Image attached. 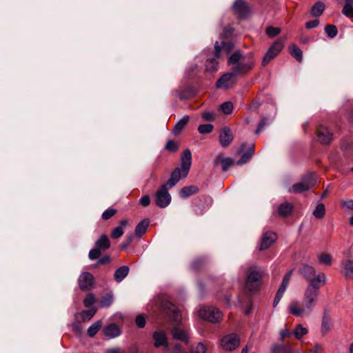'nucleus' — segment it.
Wrapping results in <instances>:
<instances>
[{"label":"nucleus","instance_id":"f257e3e1","mask_svg":"<svg viewBox=\"0 0 353 353\" xmlns=\"http://www.w3.org/2000/svg\"><path fill=\"white\" fill-rule=\"evenodd\" d=\"M325 282V274H320L316 279L312 281L304 290L302 301L293 300L289 303L288 313L296 317L310 316L317 305L320 289Z\"/></svg>","mask_w":353,"mask_h":353},{"label":"nucleus","instance_id":"f03ea898","mask_svg":"<svg viewBox=\"0 0 353 353\" xmlns=\"http://www.w3.org/2000/svg\"><path fill=\"white\" fill-rule=\"evenodd\" d=\"M228 65L231 67V72L236 76H241L250 71L254 65L252 61H246L245 57L238 50L229 57Z\"/></svg>","mask_w":353,"mask_h":353},{"label":"nucleus","instance_id":"7ed1b4c3","mask_svg":"<svg viewBox=\"0 0 353 353\" xmlns=\"http://www.w3.org/2000/svg\"><path fill=\"white\" fill-rule=\"evenodd\" d=\"M215 58L209 59L206 61V70L210 72L217 70L218 63L216 59H220L230 53L233 49V44L231 42L222 41L221 45L216 41L214 45Z\"/></svg>","mask_w":353,"mask_h":353},{"label":"nucleus","instance_id":"20e7f679","mask_svg":"<svg viewBox=\"0 0 353 353\" xmlns=\"http://www.w3.org/2000/svg\"><path fill=\"white\" fill-rule=\"evenodd\" d=\"M264 271L261 268L254 267L250 268L247 272V279L245 281V290L252 292L259 290L261 285V279Z\"/></svg>","mask_w":353,"mask_h":353},{"label":"nucleus","instance_id":"39448f33","mask_svg":"<svg viewBox=\"0 0 353 353\" xmlns=\"http://www.w3.org/2000/svg\"><path fill=\"white\" fill-rule=\"evenodd\" d=\"M316 183V177L314 174H309L305 176L301 182L294 184L290 189L289 192L298 194L307 191L314 187Z\"/></svg>","mask_w":353,"mask_h":353},{"label":"nucleus","instance_id":"423d86ee","mask_svg":"<svg viewBox=\"0 0 353 353\" xmlns=\"http://www.w3.org/2000/svg\"><path fill=\"white\" fill-rule=\"evenodd\" d=\"M200 318L211 323L219 321L222 317V312L216 307L204 306L199 311Z\"/></svg>","mask_w":353,"mask_h":353},{"label":"nucleus","instance_id":"0eeeda50","mask_svg":"<svg viewBox=\"0 0 353 353\" xmlns=\"http://www.w3.org/2000/svg\"><path fill=\"white\" fill-rule=\"evenodd\" d=\"M284 38H280L273 43L263 59V65H266L280 53L284 46Z\"/></svg>","mask_w":353,"mask_h":353},{"label":"nucleus","instance_id":"6e6552de","mask_svg":"<svg viewBox=\"0 0 353 353\" xmlns=\"http://www.w3.org/2000/svg\"><path fill=\"white\" fill-rule=\"evenodd\" d=\"M170 188L167 187V185H162L159 189L155 193V203L161 208H166L171 202V195L168 192Z\"/></svg>","mask_w":353,"mask_h":353},{"label":"nucleus","instance_id":"1a4fd4ad","mask_svg":"<svg viewBox=\"0 0 353 353\" xmlns=\"http://www.w3.org/2000/svg\"><path fill=\"white\" fill-rule=\"evenodd\" d=\"M237 153L241 154L239 160L236 161V165H242L250 161L254 154V146L253 143L243 144L239 148Z\"/></svg>","mask_w":353,"mask_h":353},{"label":"nucleus","instance_id":"9d476101","mask_svg":"<svg viewBox=\"0 0 353 353\" xmlns=\"http://www.w3.org/2000/svg\"><path fill=\"white\" fill-rule=\"evenodd\" d=\"M240 344V339L236 334L232 333L224 336L221 345L223 349L227 351H232L237 348Z\"/></svg>","mask_w":353,"mask_h":353},{"label":"nucleus","instance_id":"9b49d317","mask_svg":"<svg viewBox=\"0 0 353 353\" xmlns=\"http://www.w3.org/2000/svg\"><path fill=\"white\" fill-rule=\"evenodd\" d=\"M236 82V76L232 72L224 74L216 82L218 88H232Z\"/></svg>","mask_w":353,"mask_h":353},{"label":"nucleus","instance_id":"f8f14e48","mask_svg":"<svg viewBox=\"0 0 353 353\" xmlns=\"http://www.w3.org/2000/svg\"><path fill=\"white\" fill-rule=\"evenodd\" d=\"M316 136L319 141L321 144L327 145L330 143L332 139V134L328 129L323 125H319L316 130Z\"/></svg>","mask_w":353,"mask_h":353},{"label":"nucleus","instance_id":"ddd939ff","mask_svg":"<svg viewBox=\"0 0 353 353\" xmlns=\"http://www.w3.org/2000/svg\"><path fill=\"white\" fill-rule=\"evenodd\" d=\"M192 164V153L188 149L184 150L181 155V169L182 170L183 175L187 176L190 166Z\"/></svg>","mask_w":353,"mask_h":353},{"label":"nucleus","instance_id":"4468645a","mask_svg":"<svg viewBox=\"0 0 353 353\" xmlns=\"http://www.w3.org/2000/svg\"><path fill=\"white\" fill-rule=\"evenodd\" d=\"M163 307L165 314L168 315L172 321L174 322L180 321L181 314L174 305L167 302L164 303Z\"/></svg>","mask_w":353,"mask_h":353},{"label":"nucleus","instance_id":"2eb2a0df","mask_svg":"<svg viewBox=\"0 0 353 353\" xmlns=\"http://www.w3.org/2000/svg\"><path fill=\"white\" fill-rule=\"evenodd\" d=\"M236 162L233 159L225 157L223 154H219L214 159L216 165H221L222 170L226 172L231 166L236 165Z\"/></svg>","mask_w":353,"mask_h":353},{"label":"nucleus","instance_id":"dca6fc26","mask_svg":"<svg viewBox=\"0 0 353 353\" xmlns=\"http://www.w3.org/2000/svg\"><path fill=\"white\" fill-rule=\"evenodd\" d=\"M93 276L89 272L81 274L79 278V285L81 290H87L92 287L93 284Z\"/></svg>","mask_w":353,"mask_h":353},{"label":"nucleus","instance_id":"f3484780","mask_svg":"<svg viewBox=\"0 0 353 353\" xmlns=\"http://www.w3.org/2000/svg\"><path fill=\"white\" fill-rule=\"evenodd\" d=\"M301 273L303 276V277L308 281V284L311 283L312 281L316 279L320 274L323 273H319L316 276L315 269L310 265H304L301 269Z\"/></svg>","mask_w":353,"mask_h":353},{"label":"nucleus","instance_id":"a211bd4d","mask_svg":"<svg viewBox=\"0 0 353 353\" xmlns=\"http://www.w3.org/2000/svg\"><path fill=\"white\" fill-rule=\"evenodd\" d=\"M276 239V235L275 233L271 232H265L261 239L260 250L268 249L275 241Z\"/></svg>","mask_w":353,"mask_h":353},{"label":"nucleus","instance_id":"6ab92c4d","mask_svg":"<svg viewBox=\"0 0 353 353\" xmlns=\"http://www.w3.org/2000/svg\"><path fill=\"white\" fill-rule=\"evenodd\" d=\"M186 176L183 175L182 170L179 168H175V170L171 173L170 178L168 179L166 183L167 187L169 188H173L179 181Z\"/></svg>","mask_w":353,"mask_h":353},{"label":"nucleus","instance_id":"aec40b11","mask_svg":"<svg viewBox=\"0 0 353 353\" xmlns=\"http://www.w3.org/2000/svg\"><path fill=\"white\" fill-rule=\"evenodd\" d=\"M233 8L235 12L241 17H245L250 10L248 5L243 0H236Z\"/></svg>","mask_w":353,"mask_h":353},{"label":"nucleus","instance_id":"412c9836","mask_svg":"<svg viewBox=\"0 0 353 353\" xmlns=\"http://www.w3.org/2000/svg\"><path fill=\"white\" fill-rule=\"evenodd\" d=\"M233 140V135L230 128H224L220 133L219 141L221 145L225 148L228 146Z\"/></svg>","mask_w":353,"mask_h":353},{"label":"nucleus","instance_id":"4be33fe9","mask_svg":"<svg viewBox=\"0 0 353 353\" xmlns=\"http://www.w3.org/2000/svg\"><path fill=\"white\" fill-rule=\"evenodd\" d=\"M153 338L154 339V347L164 346L166 348L168 347V342L164 332H154Z\"/></svg>","mask_w":353,"mask_h":353},{"label":"nucleus","instance_id":"5701e85b","mask_svg":"<svg viewBox=\"0 0 353 353\" xmlns=\"http://www.w3.org/2000/svg\"><path fill=\"white\" fill-rule=\"evenodd\" d=\"M271 353H299L298 350H294L291 345L274 344L271 347Z\"/></svg>","mask_w":353,"mask_h":353},{"label":"nucleus","instance_id":"b1692460","mask_svg":"<svg viewBox=\"0 0 353 353\" xmlns=\"http://www.w3.org/2000/svg\"><path fill=\"white\" fill-rule=\"evenodd\" d=\"M95 246L102 252L108 250L110 247V241L106 234H101L95 242Z\"/></svg>","mask_w":353,"mask_h":353},{"label":"nucleus","instance_id":"393cba45","mask_svg":"<svg viewBox=\"0 0 353 353\" xmlns=\"http://www.w3.org/2000/svg\"><path fill=\"white\" fill-rule=\"evenodd\" d=\"M172 334L174 339L182 341L186 343L188 342V332L180 327H174L172 330Z\"/></svg>","mask_w":353,"mask_h":353},{"label":"nucleus","instance_id":"a878e982","mask_svg":"<svg viewBox=\"0 0 353 353\" xmlns=\"http://www.w3.org/2000/svg\"><path fill=\"white\" fill-rule=\"evenodd\" d=\"M103 332L105 335L109 336L110 338H115L119 336L121 334L119 327L114 323L107 325L104 328Z\"/></svg>","mask_w":353,"mask_h":353},{"label":"nucleus","instance_id":"bb28decb","mask_svg":"<svg viewBox=\"0 0 353 353\" xmlns=\"http://www.w3.org/2000/svg\"><path fill=\"white\" fill-rule=\"evenodd\" d=\"M129 268L128 266L123 265L116 270L114 274V280L120 283L121 281H123L128 274L129 273Z\"/></svg>","mask_w":353,"mask_h":353},{"label":"nucleus","instance_id":"cd10ccee","mask_svg":"<svg viewBox=\"0 0 353 353\" xmlns=\"http://www.w3.org/2000/svg\"><path fill=\"white\" fill-rule=\"evenodd\" d=\"M199 189L196 185H190L183 187L179 192L180 196L186 199L192 194H196Z\"/></svg>","mask_w":353,"mask_h":353},{"label":"nucleus","instance_id":"c85d7f7f","mask_svg":"<svg viewBox=\"0 0 353 353\" xmlns=\"http://www.w3.org/2000/svg\"><path fill=\"white\" fill-rule=\"evenodd\" d=\"M190 117L188 115L184 116L181 120H179L176 125L174 126L172 132L174 134H179L183 130L185 126L188 124Z\"/></svg>","mask_w":353,"mask_h":353},{"label":"nucleus","instance_id":"c756f323","mask_svg":"<svg viewBox=\"0 0 353 353\" xmlns=\"http://www.w3.org/2000/svg\"><path fill=\"white\" fill-rule=\"evenodd\" d=\"M149 225V221L144 219L139 222L135 228V234L141 238L147 231Z\"/></svg>","mask_w":353,"mask_h":353},{"label":"nucleus","instance_id":"7c9ffc66","mask_svg":"<svg viewBox=\"0 0 353 353\" xmlns=\"http://www.w3.org/2000/svg\"><path fill=\"white\" fill-rule=\"evenodd\" d=\"M341 272L346 277L353 279V261H345L343 264Z\"/></svg>","mask_w":353,"mask_h":353},{"label":"nucleus","instance_id":"2f4dec72","mask_svg":"<svg viewBox=\"0 0 353 353\" xmlns=\"http://www.w3.org/2000/svg\"><path fill=\"white\" fill-rule=\"evenodd\" d=\"M289 52L290 54L296 59L299 62H301L303 59V52L296 45L292 44L289 46Z\"/></svg>","mask_w":353,"mask_h":353},{"label":"nucleus","instance_id":"473e14b6","mask_svg":"<svg viewBox=\"0 0 353 353\" xmlns=\"http://www.w3.org/2000/svg\"><path fill=\"white\" fill-rule=\"evenodd\" d=\"M325 4L323 2H316L312 8L311 14L315 17L321 16L325 10Z\"/></svg>","mask_w":353,"mask_h":353},{"label":"nucleus","instance_id":"72a5a7b5","mask_svg":"<svg viewBox=\"0 0 353 353\" xmlns=\"http://www.w3.org/2000/svg\"><path fill=\"white\" fill-rule=\"evenodd\" d=\"M293 210V205L290 203H281L279 207V214L283 216H288Z\"/></svg>","mask_w":353,"mask_h":353},{"label":"nucleus","instance_id":"f704fd0d","mask_svg":"<svg viewBox=\"0 0 353 353\" xmlns=\"http://www.w3.org/2000/svg\"><path fill=\"white\" fill-rule=\"evenodd\" d=\"M345 3L342 13L347 17H353V0H345Z\"/></svg>","mask_w":353,"mask_h":353},{"label":"nucleus","instance_id":"c9c22d12","mask_svg":"<svg viewBox=\"0 0 353 353\" xmlns=\"http://www.w3.org/2000/svg\"><path fill=\"white\" fill-rule=\"evenodd\" d=\"M307 332L308 330L306 327H304L301 324H299L296 326L293 334L296 339L300 340L303 336L306 335Z\"/></svg>","mask_w":353,"mask_h":353},{"label":"nucleus","instance_id":"e433bc0d","mask_svg":"<svg viewBox=\"0 0 353 353\" xmlns=\"http://www.w3.org/2000/svg\"><path fill=\"white\" fill-rule=\"evenodd\" d=\"M101 325H102V323L101 321H98L95 322L94 323H93L88 327V334L90 336L93 337L98 332V331L101 328Z\"/></svg>","mask_w":353,"mask_h":353},{"label":"nucleus","instance_id":"4c0bfd02","mask_svg":"<svg viewBox=\"0 0 353 353\" xmlns=\"http://www.w3.org/2000/svg\"><path fill=\"white\" fill-rule=\"evenodd\" d=\"M318 260L319 263L326 265L332 264V256L327 253H321L318 255Z\"/></svg>","mask_w":353,"mask_h":353},{"label":"nucleus","instance_id":"58836bf2","mask_svg":"<svg viewBox=\"0 0 353 353\" xmlns=\"http://www.w3.org/2000/svg\"><path fill=\"white\" fill-rule=\"evenodd\" d=\"M325 213V208L323 203L316 205L315 210L313 211V215L317 219H322L324 217Z\"/></svg>","mask_w":353,"mask_h":353},{"label":"nucleus","instance_id":"ea45409f","mask_svg":"<svg viewBox=\"0 0 353 353\" xmlns=\"http://www.w3.org/2000/svg\"><path fill=\"white\" fill-rule=\"evenodd\" d=\"M234 109L233 103L231 101H226L220 105V110L225 114H230Z\"/></svg>","mask_w":353,"mask_h":353},{"label":"nucleus","instance_id":"a19ab883","mask_svg":"<svg viewBox=\"0 0 353 353\" xmlns=\"http://www.w3.org/2000/svg\"><path fill=\"white\" fill-rule=\"evenodd\" d=\"M96 309H90L88 310H83L81 313V316L83 321H88L95 314Z\"/></svg>","mask_w":353,"mask_h":353},{"label":"nucleus","instance_id":"79ce46f5","mask_svg":"<svg viewBox=\"0 0 353 353\" xmlns=\"http://www.w3.org/2000/svg\"><path fill=\"white\" fill-rule=\"evenodd\" d=\"M325 31L330 38L335 37L338 33L337 28L334 25H327Z\"/></svg>","mask_w":353,"mask_h":353},{"label":"nucleus","instance_id":"37998d69","mask_svg":"<svg viewBox=\"0 0 353 353\" xmlns=\"http://www.w3.org/2000/svg\"><path fill=\"white\" fill-rule=\"evenodd\" d=\"M112 295L108 294L101 299L100 301V306L101 307H109L112 304Z\"/></svg>","mask_w":353,"mask_h":353},{"label":"nucleus","instance_id":"c03bdc74","mask_svg":"<svg viewBox=\"0 0 353 353\" xmlns=\"http://www.w3.org/2000/svg\"><path fill=\"white\" fill-rule=\"evenodd\" d=\"M281 30L279 28H274L272 26H268L266 28L265 32L270 37H274L277 36L279 34H280Z\"/></svg>","mask_w":353,"mask_h":353},{"label":"nucleus","instance_id":"a18cd8bd","mask_svg":"<svg viewBox=\"0 0 353 353\" xmlns=\"http://www.w3.org/2000/svg\"><path fill=\"white\" fill-rule=\"evenodd\" d=\"M213 128L212 124H202L199 126L198 131L201 134H207L211 132Z\"/></svg>","mask_w":353,"mask_h":353},{"label":"nucleus","instance_id":"49530a36","mask_svg":"<svg viewBox=\"0 0 353 353\" xmlns=\"http://www.w3.org/2000/svg\"><path fill=\"white\" fill-rule=\"evenodd\" d=\"M332 325L329 319L323 317L321 324V330L323 334L328 332L331 330Z\"/></svg>","mask_w":353,"mask_h":353},{"label":"nucleus","instance_id":"de8ad7c7","mask_svg":"<svg viewBox=\"0 0 353 353\" xmlns=\"http://www.w3.org/2000/svg\"><path fill=\"white\" fill-rule=\"evenodd\" d=\"M123 234V229L121 226H117L112 229L111 236L113 239H118Z\"/></svg>","mask_w":353,"mask_h":353},{"label":"nucleus","instance_id":"09e8293b","mask_svg":"<svg viewBox=\"0 0 353 353\" xmlns=\"http://www.w3.org/2000/svg\"><path fill=\"white\" fill-rule=\"evenodd\" d=\"M117 213V210L114 208H108L102 214V219L103 220H108L111 217H112Z\"/></svg>","mask_w":353,"mask_h":353},{"label":"nucleus","instance_id":"8fccbe9b","mask_svg":"<svg viewBox=\"0 0 353 353\" xmlns=\"http://www.w3.org/2000/svg\"><path fill=\"white\" fill-rule=\"evenodd\" d=\"M101 252H102L101 250H100L98 248H97L95 246L94 248L92 249L89 252L88 256H89L90 259L95 260L100 256Z\"/></svg>","mask_w":353,"mask_h":353},{"label":"nucleus","instance_id":"3c124183","mask_svg":"<svg viewBox=\"0 0 353 353\" xmlns=\"http://www.w3.org/2000/svg\"><path fill=\"white\" fill-rule=\"evenodd\" d=\"M95 301L94 296L92 294H88L83 300L84 306L90 307Z\"/></svg>","mask_w":353,"mask_h":353},{"label":"nucleus","instance_id":"603ef678","mask_svg":"<svg viewBox=\"0 0 353 353\" xmlns=\"http://www.w3.org/2000/svg\"><path fill=\"white\" fill-rule=\"evenodd\" d=\"M178 144L176 142L172 141V140H169L167 143H166V145H165V148L166 150L170 151V152H175L178 150Z\"/></svg>","mask_w":353,"mask_h":353},{"label":"nucleus","instance_id":"864d4df0","mask_svg":"<svg viewBox=\"0 0 353 353\" xmlns=\"http://www.w3.org/2000/svg\"><path fill=\"white\" fill-rule=\"evenodd\" d=\"M206 348L203 343H198L192 351V353H205Z\"/></svg>","mask_w":353,"mask_h":353},{"label":"nucleus","instance_id":"5fc2aeb1","mask_svg":"<svg viewBox=\"0 0 353 353\" xmlns=\"http://www.w3.org/2000/svg\"><path fill=\"white\" fill-rule=\"evenodd\" d=\"M135 323L139 327L142 328L145 325V318L142 315H139L136 318Z\"/></svg>","mask_w":353,"mask_h":353},{"label":"nucleus","instance_id":"6e6d98bb","mask_svg":"<svg viewBox=\"0 0 353 353\" xmlns=\"http://www.w3.org/2000/svg\"><path fill=\"white\" fill-rule=\"evenodd\" d=\"M202 118L205 121H213L215 119L214 112H205L202 114Z\"/></svg>","mask_w":353,"mask_h":353},{"label":"nucleus","instance_id":"4d7b16f0","mask_svg":"<svg viewBox=\"0 0 353 353\" xmlns=\"http://www.w3.org/2000/svg\"><path fill=\"white\" fill-rule=\"evenodd\" d=\"M292 335L291 332L288 329L285 328L280 331L281 340L283 341L285 338H288Z\"/></svg>","mask_w":353,"mask_h":353},{"label":"nucleus","instance_id":"13d9d810","mask_svg":"<svg viewBox=\"0 0 353 353\" xmlns=\"http://www.w3.org/2000/svg\"><path fill=\"white\" fill-rule=\"evenodd\" d=\"M140 203L143 207H147L150 204V198L148 195L143 196L140 199Z\"/></svg>","mask_w":353,"mask_h":353},{"label":"nucleus","instance_id":"bf43d9fd","mask_svg":"<svg viewBox=\"0 0 353 353\" xmlns=\"http://www.w3.org/2000/svg\"><path fill=\"white\" fill-rule=\"evenodd\" d=\"M341 204L345 209L353 210V200L343 201Z\"/></svg>","mask_w":353,"mask_h":353},{"label":"nucleus","instance_id":"052dcab7","mask_svg":"<svg viewBox=\"0 0 353 353\" xmlns=\"http://www.w3.org/2000/svg\"><path fill=\"white\" fill-rule=\"evenodd\" d=\"M110 257L108 255H105L98 261L97 265H106L110 263Z\"/></svg>","mask_w":353,"mask_h":353},{"label":"nucleus","instance_id":"680f3d73","mask_svg":"<svg viewBox=\"0 0 353 353\" xmlns=\"http://www.w3.org/2000/svg\"><path fill=\"white\" fill-rule=\"evenodd\" d=\"M319 21L316 19V20H313V21L307 22L305 23V27L307 29H311V28L317 27L319 26Z\"/></svg>","mask_w":353,"mask_h":353},{"label":"nucleus","instance_id":"e2e57ef3","mask_svg":"<svg viewBox=\"0 0 353 353\" xmlns=\"http://www.w3.org/2000/svg\"><path fill=\"white\" fill-rule=\"evenodd\" d=\"M267 124V121H266V119H263L260 123L259 124V126L257 128V129L256 130V132L255 133L256 134H259V133L261 132V131L263 130V128H264L265 125H266Z\"/></svg>","mask_w":353,"mask_h":353},{"label":"nucleus","instance_id":"0e129e2a","mask_svg":"<svg viewBox=\"0 0 353 353\" xmlns=\"http://www.w3.org/2000/svg\"><path fill=\"white\" fill-rule=\"evenodd\" d=\"M283 294H284L277 291V293H276V294L275 296V298H274V302H273V306L274 307H276L279 304V303L281 301V298L283 297Z\"/></svg>","mask_w":353,"mask_h":353},{"label":"nucleus","instance_id":"69168bd1","mask_svg":"<svg viewBox=\"0 0 353 353\" xmlns=\"http://www.w3.org/2000/svg\"><path fill=\"white\" fill-rule=\"evenodd\" d=\"M283 294H284L277 291V293H276V294L275 296V298H274V302H273V306L274 307H276L279 304V303L281 301V298L283 297Z\"/></svg>","mask_w":353,"mask_h":353},{"label":"nucleus","instance_id":"338daca9","mask_svg":"<svg viewBox=\"0 0 353 353\" xmlns=\"http://www.w3.org/2000/svg\"><path fill=\"white\" fill-rule=\"evenodd\" d=\"M289 283H290L289 281H285L283 279L282 283H281L280 288H279L278 291L284 294Z\"/></svg>","mask_w":353,"mask_h":353},{"label":"nucleus","instance_id":"774afa93","mask_svg":"<svg viewBox=\"0 0 353 353\" xmlns=\"http://www.w3.org/2000/svg\"><path fill=\"white\" fill-rule=\"evenodd\" d=\"M172 353H185L179 343H176L174 347Z\"/></svg>","mask_w":353,"mask_h":353}]
</instances>
